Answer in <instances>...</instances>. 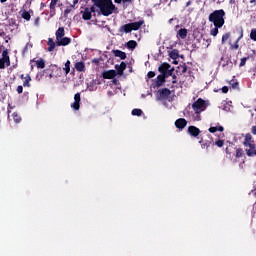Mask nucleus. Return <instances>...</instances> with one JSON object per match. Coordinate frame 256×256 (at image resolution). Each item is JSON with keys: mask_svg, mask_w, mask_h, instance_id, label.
<instances>
[{"mask_svg": "<svg viewBox=\"0 0 256 256\" xmlns=\"http://www.w3.org/2000/svg\"><path fill=\"white\" fill-rule=\"evenodd\" d=\"M128 49H134L136 47V41L130 40L127 43Z\"/></svg>", "mask_w": 256, "mask_h": 256, "instance_id": "nucleus-28", "label": "nucleus"}, {"mask_svg": "<svg viewBox=\"0 0 256 256\" xmlns=\"http://www.w3.org/2000/svg\"><path fill=\"white\" fill-rule=\"evenodd\" d=\"M86 66L85 64H83V62H77L75 63V70L79 71V72H83L85 71Z\"/></svg>", "mask_w": 256, "mask_h": 256, "instance_id": "nucleus-18", "label": "nucleus"}, {"mask_svg": "<svg viewBox=\"0 0 256 256\" xmlns=\"http://www.w3.org/2000/svg\"><path fill=\"white\" fill-rule=\"evenodd\" d=\"M168 96H170V90L162 89L158 91V95H156V98H158V101H164L168 99Z\"/></svg>", "mask_w": 256, "mask_h": 256, "instance_id": "nucleus-6", "label": "nucleus"}, {"mask_svg": "<svg viewBox=\"0 0 256 256\" xmlns=\"http://www.w3.org/2000/svg\"><path fill=\"white\" fill-rule=\"evenodd\" d=\"M242 145H244V152L246 153V156H256V145L253 142V136H251V134H246L244 136V142L242 143Z\"/></svg>", "mask_w": 256, "mask_h": 256, "instance_id": "nucleus-3", "label": "nucleus"}, {"mask_svg": "<svg viewBox=\"0 0 256 256\" xmlns=\"http://www.w3.org/2000/svg\"><path fill=\"white\" fill-rule=\"evenodd\" d=\"M103 78H105V79L115 78V71L114 70H109V71L103 72Z\"/></svg>", "mask_w": 256, "mask_h": 256, "instance_id": "nucleus-16", "label": "nucleus"}, {"mask_svg": "<svg viewBox=\"0 0 256 256\" xmlns=\"http://www.w3.org/2000/svg\"><path fill=\"white\" fill-rule=\"evenodd\" d=\"M17 92H18V94L22 93V86H18Z\"/></svg>", "mask_w": 256, "mask_h": 256, "instance_id": "nucleus-42", "label": "nucleus"}, {"mask_svg": "<svg viewBox=\"0 0 256 256\" xmlns=\"http://www.w3.org/2000/svg\"><path fill=\"white\" fill-rule=\"evenodd\" d=\"M62 37H65V29L58 28V30H56V38Z\"/></svg>", "mask_w": 256, "mask_h": 256, "instance_id": "nucleus-21", "label": "nucleus"}, {"mask_svg": "<svg viewBox=\"0 0 256 256\" xmlns=\"http://www.w3.org/2000/svg\"><path fill=\"white\" fill-rule=\"evenodd\" d=\"M190 4H189V2L187 3V6H189Z\"/></svg>", "mask_w": 256, "mask_h": 256, "instance_id": "nucleus-53", "label": "nucleus"}, {"mask_svg": "<svg viewBox=\"0 0 256 256\" xmlns=\"http://www.w3.org/2000/svg\"><path fill=\"white\" fill-rule=\"evenodd\" d=\"M94 5L100 10V14L107 17L115 11V5L111 0H97Z\"/></svg>", "mask_w": 256, "mask_h": 256, "instance_id": "nucleus-1", "label": "nucleus"}, {"mask_svg": "<svg viewBox=\"0 0 256 256\" xmlns=\"http://www.w3.org/2000/svg\"><path fill=\"white\" fill-rule=\"evenodd\" d=\"M215 145H217V147H219V148L223 147V140H217L215 142Z\"/></svg>", "mask_w": 256, "mask_h": 256, "instance_id": "nucleus-33", "label": "nucleus"}, {"mask_svg": "<svg viewBox=\"0 0 256 256\" xmlns=\"http://www.w3.org/2000/svg\"><path fill=\"white\" fill-rule=\"evenodd\" d=\"M153 77H155V73L153 72L147 73V78L152 79Z\"/></svg>", "mask_w": 256, "mask_h": 256, "instance_id": "nucleus-37", "label": "nucleus"}, {"mask_svg": "<svg viewBox=\"0 0 256 256\" xmlns=\"http://www.w3.org/2000/svg\"><path fill=\"white\" fill-rule=\"evenodd\" d=\"M191 109H194V113L190 115L191 120L200 122L202 120L200 114L206 110V102L202 99H198L194 104H191Z\"/></svg>", "mask_w": 256, "mask_h": 256, "instance_id": "nucleus-2", "label": "nucleus"}, {"mask_svg": "<svg viewBox=\"0 0 256 256\" xmlns=\"http://www.w3.org/2000/svg\"><path fill=\"white\" fill-rule=\"evenodd\" d=\"M177 38L184 40L187 38V29L181 28L177 30Z\"/></svg>", "mask_w": 256, "mask_h": 256, "instance_id": "nucleus-12", "label": "nucleus"}, {"mask_svg": "<svg viewBox=\"0 0 256 256\" xmlns=\"http://www.w3.org/2000/svg\"><path fill=\"white\" fill-rule=\"evenodd\" d=\"M29 82H31V77L25 76V77H24L23 86H24V87H29Z\"/></svg>", "mask_w": 256, "mask_h": 256, "instance_id": "nucleus-27", "label": "nucleus"}, {"mask_svg": "<svg viewBox=\"0 0 256 256\" xmlns=\"http://www.w3.org/2000/svg\"><path fill=\"white\" fill-rule=\"evenodd\" d=\"M143 115V111L141 109L132 110V116H141Z\"/></svg>", "mask_w": 256, "mask_h": 256, "instance_id": "nucleus-26", "label": "nucleus"}, {"mask_svg": "<svg viewBox=\"0 0 256 256\" xmlns=\"http://www.w3.org/2000/svg\"><path fill=\"white\" fill-rule=\"evenodd\" d=\"M143 24H144L143 20H140L138 22L128 23V24L122 26V31H124V33H130L132 31H137L141 28V26H143Z\"/></svg>", "mask_w": 256, "mask_h": 256, "instance_id": "nucleus-5", "label": "nucleus"}, {"mask_svg": "<svg viewBox=\"0 0 256 256\" xmlns=\"http://www.w3.org/2000/svg\"><path fill=\"white\" fill-rule=\"evenodd\" d=\"M74 4H77V0L73 1Z\"/></svg>", "mask_w": 256, "mask_h": 256, "instance_id": "nucleus-51", "label": "nucleus"}, {"mask_svg": "<svg viewBox=\"0 0 256 256\" xmlns=\"http://www.w3.org/2000/svg\"><path fill=\"white\" fill-rule=\"evenodd\" d=\"M1 1V3H5L7 0H0Z\"/></svg>", "mask_w": 256, "mask_h": 256, "instance_id": "nucleus-49", "label": "nucleus"}, {"mask_svg": "<svg viewBox=\"0 0 256 256\" xmlns=\"http://www.w3.org/2000/svg\"><path fill=\"white\" fill-rule=\"evenodd\" d=\"M2 57L0 59V69L5 68V66H9V56H7V51H3Z\"/></svg>", "mask_w": 256, "mask_h": 256, "instance_id": "nucleus-7", "label": "nucleus"}, {"mask_svg": "<svg viewBox=\"0 0 256 256\" xmlns=\"http://www.w3.org/2000/svg\"><path fill=\"white\" fill-rule=\"evenodd\" d=\"M91 13H92V10L86 8L84 11H82V19L90 20V18L92 17Z\"/></svg>", "mask_w": 256, "mask_h": 256, "instance_id": "nucleus-14", "label": "nucleus"}, {"mask_svg": "<svg viewBox=\"0 0 256 256\" xmlns=\"http://www.w3.org/2000/svg\"><path fill=\"white\" fill-rule=\"evenodd\" d=\"M223 110L229 111V107H225V108H223Z\"/></svg>", "mask_w": 256, "mask_h": 256, "instance_id": "nucleus-48", "label": "nucleus"}, {"mask_svg": "<svg viewBox=\"0 0 256 256\" xmlns=\"http://www.w3.org/2000/svg\"><path fill=\"white\" fill-rule=\"evenodd\" d=\"M158 81H159L160 83L164 82V75L158 76Z\"/></svg>", "mask_w": 256, "mask_h": 256, "instance_id": "nucleus-38", "label": "nucleus"}, {"mask_svg": "<svg viewBox=\"0 0 256 256\" xmlns=\"http://www.w3.org/2000/svg\"><path fill=\"white\" fill-rule=\"evenodd\" d=\"M251 133H253V135H256V126H253Z\"/></svg>", "mask_w": 256, "mask_h": 256, "instance_id": "nucleus-41", "label": "nucleus"}, {"mask_svg": "<svg viewBox=\"0 0 256 256\" xmlns=\"http://www.w3.org/2000/svg\"><path fill=\"white\" fill-rule=\"evenodd\" d=\"M246 64V58L240 59V67H243Z\"/></svg>", "mask_w": 256, "mask_h": 256, "instance_id": "nucleus-36", "label": "nucleus"}, {"mask_svg": "<svg viewBox=\"0 0 256 256\" xmlns=\"http://www.w3.org/2000/svg\"><path fill=\"white\" fill-rule=\"evenodd\" d=\"M232 87L236 89V87H238V82L232 81Z\"/></svg>", "mask_w": 256, "mask_h": 256, "instance_id": "nucleus-39", "label": "nucleus"}, {"mask_svg": "<svg viewBox=\"0 0 256 256\" xmlns=\"http://www.w3.org/2000/svg\"><path fill=\"white\" fill-rule=\"evenodd\" d=\"M71 43V39L67 37H56V44L58 46H67Z\"/></svg>", "mask_w": 256, "mask_h": 256, "instance_id": "nucleus-8", "label": "nucleus"}, {"mask_svg": "<svg viewBox=\"0 0 256 256\" xmlns=\"http://www.w3.org/2000/svg\"><path fill=\"white\" fill-rule=\"evenodd\" d=\"M229 39V33L223 34L221 37V44H225V42Z\"/></svg>", "mask_w": 256, "mask_h": 256, "instance_id": "nucleus-29", "label": "nucleus"}, {"mask_svg": "<svg viewBox=\"0 0 256 256\" xmlns=\"http://www.w3.org/2000/svg\"><path fill=\"white\" fill-rule=\"evenodd\" d=\"M224 16L225 12H223V10H217L215 12H212V14L208 16V21L212 22V24H214L215 27L221 28L225 23V21L223 20Z\"/></svg>", "mask_w": 256, "mask_h": 256, "instance_id": "nucleus-4", "label": "nucleus"}, {"mask_svg": "<svg viewBox=\"0 0 256 256\" xmlns=\"http://www.w3.org/2000/svg\"><path fill=\"white\" fill-rule=\"evenodd\" d=\"M50 78H52V74H50V76H49Z\"/></svg>", "mask_w": 256, "mask_h": 256, "instance_id": "nucleus-52", "label": "nucleus"}, {"mask_svg": "<svg viewBox=\"0 0 256 256\" xmlns=\"http://www.w3.org/2000/svg\"><path fill=\"white\" fill-rule=\"evenodd\" d=\"M236 157H238V158L242 157V150L241 149L236 150Z\"/></svg>", "mask_w": 256, "mask_h": 256, "instance_id": "nucleus-34", "label": "nucleus"}, {"mask_svg": "<svg viewBox=\"0 0 256 256\" xmlns=\"http://www.w3.org/2000/svg\"><path fill=\"white\" fill-rule=\"evenodd\" d=\"M113 55L117 58H120L121 60L126 59V53L119 50H113Z\"/></svg>", "mask_w": 256, "mask_h": 256, "instance_id": "nucleus-15", "label": "nucleus"}, {"mask_svg": "<svg viewBox=\"0 0 256 256\" xmlns=\"http://www.w3.org/2000/svg\"><path fill=\"white\" fill-rule=\"evenodd\" d=\"M230 48H232V50H238V40H236V44L230 46Z\"/></svg>", "mask_w": 256, "mask_h": 256, "instance_id": "nucleus-35", "label": "nucleus"}, {"mask_svg": "<svg viewBox=\"0 0 256 256\" xmlns=\"http://www.w3.org/2000/svg\"><path fill=\"white\" fill-rule=\"evenodd\" d=\"M221 92H222L223 94H226V93H227V87L224 86L223 88H221Z\"/></svg>", "mask_w": 256, "mask_h": 256, "instance_id": "nucleus-40", "label": "nucleus"}, {"mask_svg": "<svg viewBox=\"0 0 256 256\" xmlns=\"http://www.w3.org/2000/svg\"><path fill=\"white\" fill-rule=\"evenodd\" d=\"M20 16L22 17V19L29 21L31 20V14H29V12L26 11H22V13L20 14Z\"/></svg>", "mask_w": 256, "mask_h": 256, "instance_id": "nucleus-22", "label": "nucleus"}, {"mask_svg": "<svg viewBox=\"0 0 256 256\" xmlns=\"http://www.w3.org/2000/svg\"><path fill=\"white\" fill-rule=\"evenodd\" d=\"M128 2H130V0H124V3H128Z\"/></svg>", "mask_w": 256, "mask_h": 256, "instance_id": "nucleus-50", "label": "nucleus"}, {"mask_svg": "<svg viewBox=\"0 0 256 256\" xmlns=\"http://www.w3.org/2000/svg\"><path fill=\"white\" fill-rule=\"evenodd\" d=\"M11 117L15 123H20V116H18V114L14 113Z\"/></svg>", "mask_w": 256, "mask_h": 256, "instance_id": "nucleus-30", "label": "nucleus"}, {"mask_svg": "<svg viewBox=\"0 0 256 256\" xmlns=\"http://www.w3.org/2000/svg\"><path fill=\"white\" fill-rule=\"evenodd\" d=\"M33 63H35V66H37L38 69H43L45 67V62H43V59L35 60Z\"/></svg>", "mask_w": 256, "mask_h": 256, "instance_id": "nucleus-19", "label": "nucleus"}, {"mask_svg": "<svg viewBox=\"0 0 256 256\" xmlns=\"http://www.w3.org/2000/svg\"><path fill=\"white\" fill-rule=\"evenodd\" d=\"M126 70V63L122 62V64H120V66H117V73H120V75H122V73Z\"/></svg>", "mask_w": 256, "mask_h": 256, "instance_id": "nucleus-24", "label": "nucleus"}, {"mask_svg": "<svg viewBox=\"0 0 256 256\" xmlns=\"http://www.w3.org/2000/svg\"><path fill=\"white\" fill-rule=\"evenodd\" d=\"M217 130H218L219 132H223V126L217 127Z\"/></svg>", "mask_w": 256, "mask_h": 256, "instance_id": "nucleus-43", "label": "nucleus"}, {"mask_svg": "<svg viewBox=\"0 0 256 256\" xmlns=\"http://www.w3.org/2000/svg\"><path fill=\"white\" fill-rule=\"evenodd\" d=\"M114 2L117 4H120V3L124 2V0H114Z\"/></svg>", "mask_w": 256, "mask_h": 256, "instance_id": "nucleus-44", "label": "nucleus"}, {"mask_svg": "<svg viewBox=\"0 0 256 256\" xmlns=\"http://www.w3.org/2000/svg\"><path fill=\"white\" fill-rule=\"evenodd\" d=\"M187 131L192 137H198L200 135V129H198L196 126H189Z\"/></svg>", "mask_w": 256, "mask_h": 256, "instance_id": "nucleus-9", "label": "nucleus"}, {"mask_svg": "<svg viewBox=\"0 0 256 256\" xmlns=\"http://www.w3.org/2000/svg\"><path fill=\"white\" fill-rule=\"evenodd\" d=\"M251 4H255L256 5V0H251Z\"/></svg>", "mask_w": 256, "mask_h": 256, "instance_id": "nucleus-47", "label": "nucleus"}, {"mask_svg": "<svg viewBox=\"0 0 256 256\" xmlns=\"http://www.w3.org/2000/svg\"><path fill=\"white\" fill-rule=\"evenodd\" d=\"M48 52H52L53 50H54V48H55V44H54V42L50 39V40H48Z\"/></svg>", "mask_w": 256, "mask_h": 256, "instance_id": "nucleus-25", "label": "nucleus"}, {"mask_svg": "<svg viewBox=\"0 0 256 256\" xmlns=\"http://www.w3.org/2000/svg\"><path fill=\"white\" fill-rule=\"evenodd\" d=\"M251 40L256 42V30H251Z\"/></svg>", "mask_w": 256, "mask_h": 256, "instance_id": "nucleus-31", "label": "nucleus"}, {"mask_svg": "<svg viewBox=\"0 0 256 256\" xmlns=\"http://www.w3.org/2000/svg\"><path fill=\"white\" fill-rule=\"evenodd\" d=\"M255 195H256V188H255Z\"/></svg>", "mask_w": 256, "mask_h": 256, "instance_id": "nucleus-54", "label": "nucleus"}, {"mask_svg": "<svg viewBox=\"0 0 256 256\" xmlns=\"http://www.w3.org/2000/svg\"><path fill=\"white\" fill-rule=\"evenodd\" d=\"M92 63L98 64V60H97V59H94V60H92Z\"/></svg>", "mask_w": 256, "mask_h": 256, "instance_id": "nucleus-45", "label": "nucleus"}, {"mask_svg": "<svg viewBox=\"0 0 256 256\" xmlns=\"http://www.w3.org/2000/svg\"><path fill=\"white\" fill-rule=\"evenodd\" d=\"M220 28H221V27L215 26L214 28L210 29V36L216 37L217 34H219V29H220Z\"/></svg>", "mask_w": 256, "mask_h": 256, "instance_id": "nucleus-20", "label": "nucleus"}, {"mask_svg": "<svg viewBox=\"0 0 256 256\" xmlns=\"http://www.w3.org/2000/svg\"><path fill=\"white\" fill-rule=\"evenodd\" d=\"M206 46L208 47L209 45H210V40L208 39V40H206Z\"/></svg>", "mask_w": 256, "mask_h": 256, "instance_id": "nucleus-46", "label": "nucleus"}, {"mask_svg": "<svg viewBox=\"0 0 256 256\" xmlns=\"http://www.w3.org/2000/svg\"><path fill=\"white\" fill-rule=\"evenodd\" d=\"M79 101H80V97H79V93H77L74 96L73 104H71V108H73V110L75 111L79 110Z\"/></svg>", "mask_w": 256, "mask_h": 256, "instance_id": "nucleus-11", "label": "nucleus"}, {"mask_svg": "<svg viewBox=\"0 0 256 256\" xmlns=\"http://www.w3.org/2000/svg\"><path fill=\"white\" fill-rule=\"evenodd\" d=\"M174 126H176L177 129H184L185 126H187V121L184 118L177 119V121L174 122Z\"/></svg>", "mask_w": 256, "mask_h": 256, "instance_id": "nucleus-10", "label": "nucleus"}, {"mask_svg": "<svg viewBox=\"0 0 256 256\" xmlns=\"http://www.w3.org/2000/svg\"><path fill=\"white\" fill-rule=\"evenodd\" d=\"M169 57L172 58V60H176L179 57V52L177 50H172L169 53Z\"/></svg>", "mask_w": 256, "mask_h": 256, "instance_id": "nucleus-23", "label": "nucleus"}, {"mask_svg": "<svg viewBox=\"0 0 256 256\" xmlns=\"http://www.w3.org/2000/svg\"><path fill=\"white\" fill-rule=\"evenodd\" d=\"M159 71L160 73H162L164 76L168 74V71H170V65L169 64H162L160 67H159Z\"/></svg>", "mask_w": 256, "mask_h": 256, "instance_id": "nucleus-13", "label": "nucleus"}, {"mask_svg": "<svg viewBox=\"0 0 256 256\" xmlns=\"http://www.w3.org/2000/svg\"><path fill=\"white\" fill-rule=\"evenodd\" d=\"M217 131H219V130H217V127H210V128H208V132L209 133H216Z\"/></svg>", "mask_w": 256, "mask_h": 256, "instance_id": "nucleus-32", "label": "nucleus"}, {"mask_svg": "<svg viewBox=\"0 0 256 256\" xmlns=\"http://www.w3.org/2000/svg\"><path fill=\"white\" fill-rule=\"evenodd\" d=\"M71 62L68 60L66 63H64V67H62V71H64V74L68 75L71 71Z\"/></svg>", "mask_w": 256, "mask_h": 256, "instance_id": "nucleus-17", "label": "nucleus"}]
</instances>
